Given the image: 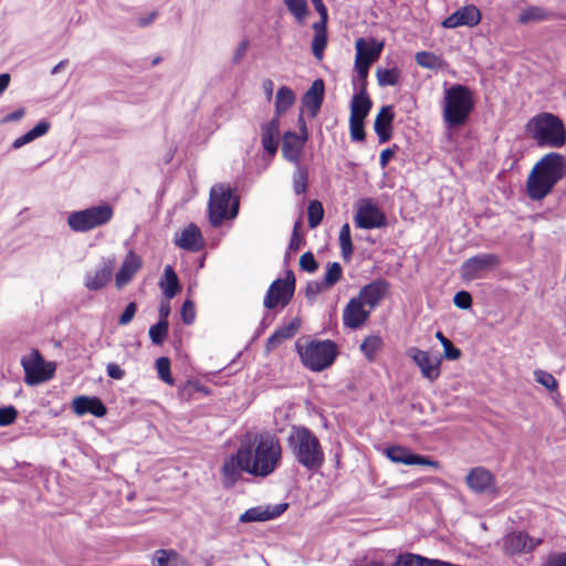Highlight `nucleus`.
I'll return each mask as SVG.
<instances>
[{"label":"nucleus","mask_w":566,"mask_h":566,"mask_svg":"<svg viewBox=\"0 0 566 566\" xmlns=\"http://www.w3.org/2000/svg\"><path fill=\"white\" fill-rule=\"evenodd\" d=\"M282 446L273 434L255 436L253 442H242L235 453L229 455L222 464L223 482L232 486L245 472L255 478H266L280 467Z\"/></svg>","instance_id":"f257e3e1"},{"label":"nucleus","mask_w":566,"mask_h":566,"mask_svg":"<svg viewBox=\"0 0 566 566\" xmlns=\"http://www.w3.org/2000/svg\"><path fill=\"white\" fill-rule=\"evenodd\" d=\"M566 171V158L558 153H548L533 167L526 179V193L532 200H543L560 181Z\"/></svg>","instance_id":"f03ea898"},{"label":"nucleus","mask_w":566,"mask_h":566,"mask_svg":"<svg viewBox=\"0 0 566 566\" xmlns=\"http://www.w3.org/2000/svg\"><path fill=\"white\" fill-rule=\"evenodd\" d=\"M286 446L295 462L308 472H317L325 462V452L317 436L304 426H292Z\"/></svg>","instance_id":"7ed1b4c3"},{"label":"nucleus","mask_w":566,"mask_h":566,"mask_svg":"<svg viewBox=\"0 0 566 566\" xmlns=\"http://www.w3.org/2000/svg\"><path fill=\"white\" fill-rule=\"evenodd\" d=\"M525 130L541 148H560L566 144V128L563 120L547 112L532 117Z\"/></svg>","instance_id":"20e7f679"},{"label":"nucleus","mask_w":566,"mask_h":566,"mask_svg":"<svg viewBox=\"0 0 566 566\" xmlns=\"http://www.w3.org/2000/svg\"><path fill=\"white\" fill-rule=\"evenodd\" d=\"M474 108L472 90L462 84H453L444 90L443 119L450 127L463 125Z\"/></svg>","instance_id":"39448f33"},{"label":"nucleus","mask_w":566,"mask_h":566,"mask_svg":"<svg viewBox=\"0 0 566 566\" xmlns=\"http://www.w3.org/2000/svg\"><path fill=\"white\" fill-rule=\"evenodd\" d=\"M114 217V208L108 202L72 211L67 216L69 228L77 233L88 232L107 224Z\"/></svg>","instance_id":"423d86ee"},{"label":"nucleus","mask_w":566,"mask_h":566,"mask_svg":"<svg viewBox=\"0 0 566 566\" xmlns=\"http://www.w3.org/2000/svg\"><path fill=\"white\" fill-rule=\"evenodd\" d=\"M239 212V201L229 186L216 185L210 189L208 214L210 224L218 228L224 220L233 219Z\"/></svg>","instance_id":"0eeeda50"},{"label":"nucleus","mask_w":566,"mask_h":566,"mask_svg":"<svg viewBox=\"0 0 566 566\" xmlns=\"http://www.w3.org/2000/svg\"><path fill=\"white\" fill-rule=\"evenodd\" d=\"M298 354L305 367L313 371H322L334 363L338 349L329 339L311 340L304 347H298Z\"/></svg>","instance_id":"6e6552de"},{"label":"nucleus","mask_w":566,"mask_h":566,"mask_svg":"<svg viewBox=\"0 0 566 566\" xmlns=\"http://www.w3.org/2000/svg\"><path fill=\"white\" fill-rule=\"evenodd\" d=\"M24 369V381L27 385L34 386L51 379L55 371L53 363H46L39 350L34 349L29 356L21 359Z\"/></svg>","instance_id":"1a4fd4ad"},{"label":"nucleus","mask_w":566,"mask_h":566,"mask_svg":"<svg viewBox=\"0 0 566 566\" xmlns=\"http://www.w3.org/2000/svg\"><path fill=\"white\" fill-rule=\"evenodd\" d=\"M295 290V277L292 271H287L285 279H276L270 285L265 297L264 306L269 310L276 307L279 304L285 306L293 297Z\"/></svg>","instance_id":"9d476101"},{"label":"nucleus","mask_w":566,"mask_h":566,"mask_svg":"<svg viewBox=\"0 0 566 566\" xmlns=\"http://www.w3.org/2000/svg\"><path fill=\"white\" fill-rule=\"evenodd\" d=\"M300 134L294 132H285L282 137L283 157L293 163L298 164L305 143L308 139V132L304 118H298Z\"/></svg>","instance_id":"9b49d317"},{"label":"nucleus","mask_w":566,"mask_h":566,"mask_svg":"<svg viewBox=\"0 0 566 566\" xmlns=\"http://www.w3.org/2000/svg\"><path fill=\"white\" fill-rule=\"evenodd\" d=\"M355 224L359 229H378L387 224V218L371 199H363L357 203Z\"/></svg>","instance_id":"f8f14e48"},{"label":"nucleus","mask_w":566,"mask_h":566,"mask_svg":"<svg viewBox=\"0 0 566 566\" xmlns=\"http://www.w3.org/2000/svg\"><path fill=\"white\" fill-rule=\"evenodd\" d=\"M500 264L499 255L494 253H481L468 259L462 265V276L465 280H474L483 272L495 269Z\"/></svg>","instance_id":"ddd939ff"},{"label":"nucleus","mask_w":566,"mask_h":566,"mask_svg":"<svg viewBox=\"0 0 566 566\" xmlns=\"http://www.w3.org/2000/svg\"><path fill=\"white\" fill-rule=\"evenodd\" d=\"M408 356L419 367L423 378L433 381L440 376V356H431L428 352L417 347H410L407 352Z\"/></svg>","instance_id":"4468645a"},{"label":"nucleus","mask_w":566,"mask_h":566,"mask_svg":"<svg viewBox=\"0 0 566 566\" xmlns=\"http://www.w3.org/2000/svg\"><path fill=\"white\" fill-rule=\"evenodd\" d=\"M114 265V256L103 259L98 266L86 272L84 286L90 291H99L105 287L112 277Z\"/></svg>","instance_id":"2eb2a0df"},{"label":"nucleus","mask_w":566,"mask_h":566,"mask_svg":"<svg viewBox=\"0 0 566 566\" xmlns=\"http://www.w3.org/2000/svg\"><path fill=\"white\" fill-rule=\"evenodd\" d=\"M481 21V12L474 4L459 8L452 14L442 21L446 29H455L459 27H475Z\"/></svg>","instance_id":"dca6fc26"},{"label":"nucleus","mask_w":566,"mask_h":566,"mask_svg":"<svg viewBox=\"0 0 566 566\" xmlns=\"http://www.w3.org/2000/svg\"><path fill=\"white\" fill-rule=\"evenodd\" d=\"M387 458L395 463H402L406 465H427L431 468H439V462L430 458L412 453L405 447L395 446L389 447L385 451Z\"/></svg>","instance_id":"f3484780"},{"label":"nucleus","mask_w":566,"mask_h":566,"mask_svg":"<svg viewBox=\"0 0 566 566\" xmlns=\"http://www.w3.org/2000/svg\"><path fill=\"white\" fill-rule=\"evenodd\" d=\"M371 311L365 308L360 298L353 297L346 304L343 311V324L352 329L361 327L369 318Z\"/></svg>","instance_id":"a211bd4d"},{"label":"nucleus","mask_w":566,"mask_h":566,"mask_svg":"<svg viewBox=\"0 0 566 566\" xmlns=\"http://www.w3.org/2000/svg\"><path fill=\"white\" fill-rule=\"evenodd\" d=\"M541 542L524 532H512L504 536L503 547L507 554L517 555L532 552Z\"/></svg>","instance_id":"6ab92c4d"},{"label":"nucleus","mask_w":566,"mask_h":566,"mask_svg":"<svg viewBox=\"0 0 566 566\" xmlns=\"http://www.w3.org/2000/svg\"><path fill=\"white\" fill-rule=\"evenodd\" d=\"M465 481L470 490L478 494L491 493L496 490L493 474L482 467L471 469Z\"/></svg>","instance_id":"aec40b11"},{"label":"nucleus","mask_w":566,"mask_h":566,"mask_svg":"<svg viewBox=\"0 0 566 566\" xmlns=\"http://www.w3.org/2000/svg\"><path fill=\"white\" fill-rule=\"evenodd\" d=\"M389 284L382 279H377L363 286L357 295L370 311L375 310L386 296Z\"/></svg>","instance_id":"412c9836"},{"label":"nucleus","mask_w":566,"mask_h":566,"mask_svg":"<svg viewBox=\"0 0 566 566\" xmlns=\"http://www.w3.org/2000/svg\"><path fill=\"white\" fill-rule=\"evenodd\" d=\"M174 243L184 250L197 252L205 245L200 229L195 223H189L174 239Z\"/></svg>","instance_id":"4be33fe9"},{"label":"nucleus","mask_w":566,"mask_h":566,"mask_svg":"<svg viewBox=\"0 0 566 566\" xmlns=\"http://www.w3.org/2000/svg\"><path fill=\"white\" fill-rule=\"evenodd\" d=\"M142 265V258L130 250L125 255L119 270L115 274L116 287L122 289L127 285L133 280L135 274L140 270Z\"/></svg>","instance_id":"5701e85b"},{"label":"nucleus","mask_w":566,"mask_h":566,"mask_svg":"<svg viewBox=\"0 0 566 566\" xmlns=\"http://www.w3.org/2000/svg\"><path fill=\"white\" fill-rule=\"evenodd\" d=\"M325 86L322 80H315L302 97V105L306 108L308 116H317L324 101Z\"/></svg>","instance_id":"b1692460"},{"label":"nucleus","mask_w":566,"mask_h":566,"mask_svg":"<svg viewBox=\"0 0 566 566\" xmlns=\"http://www.w3.org/2000/svg\"><path fill=\"white\" fill-rule=\"evenodd\" d=\"M280 140V119L273 117L261 126V144L263 149L272 158L277 151Z\"/></svg>","instance_id":"393cba45"},{"label":"nucleus","mask_w":566,"mask_h":566,"mask_svg":"<svg viewBox=\"0 0 566 566\" xmlns=\"http://www.w3.org/2000/svg\"><path fill=\"white\" fill-rule=\"evenodd\" d=\"M73 411L77 416H84L91 413L95 417H103L106 415L107 409L97 397L80 396L73 400Z\"/></svg>","instance_id":"a878e982"},{"label":"nucleus","mask_w":566,"mask_h":566,"mask_svg":"<svg viewBox=\"0 0 566 566\" xmlns=\"http://www.w3.org/2000/svg\"><path fill=\"white\" fill-rule=\"evenodd\" d=\"M394 117L395 114L390 105L382 106L377 114L374 129L378 136L379 143H386L391 138Z\"/></svg>","instance_id":"bb28decb"},{"label":"nucleus","mask_w":566,"mask_h":566,"mask_svg":"<svg viewBox=\"0 0 566 566\" xmlns=\"http://www.w3.org/2000/svg\"><path fill=\"white\" fill-rule=\"evenodd\" d=\"M355 49L356 56L360 55V60L369 61L370 63H373L379 59L384 49V42L377 41L374 38H359L355 42Z\"/></svg>","instance_id":"cd10ccee"},{"label":"nucleus","mask_w":566,"mask_h":566,"mask_svg":"<svg viewBox=\"0 0 566 566\" xmlns=\"http://www.w3.org/2000/svg\"><path fill=\"white\" fill-rule=\"evenodd\" d=\"M295 93L289 86H281L275 96V116L280 119V116L285 114L295 103Z\"/></svg>","instance_id":"c85d7f7f"},{"label":"nucleus","mask_w":566,"mask_h":566,"mask_svg":"<svg viewBox=\"0 0 566 566\" xmlns=\"http://www.w3.org/2000/svg\"><path fill=\"white\" fill-rule=\"evenodd\" d=\"M159 286L167 300L174 298L180 290V284L176 272L171 265H167L164 270V281Z\"/></svg>","instance_id":"c756f323"},{"label":"nucleus","mask_w":566,"mask_h":566,"mask_svg":"<svg viewBox=\"0 0 566 566\" xmlns=\"http://www.w3.org/2000/svg\"><path fill=\"white\" fill-rule=\"evenodd\" d=\"M50 129V123L46 120L39 122L32 129L24 135L15 138L12 143L13 149H19L22 146L33 142L34 139L45 135Z\"/></svg>","instance_id":"7c9ffc66"},{"label":"nucleus","mask_w":566,"mask_h":566,"mask_svg":"<svg viewBox=\"0 0 566 566\" xmlns=\"http://www.w3.org/2000/svg\"><path fill=\"white\" fill-rule=\"evenodd\" d=\"M301 326L298 318L293 319L289 324L280 327L268 339V347H275L280 342L292 338Z\"/></svg>","instance_id":"2f4dec72"},{"label":"nucleus","mask_w":566,"mask_h":566,"mask_svg":"<svg viewBox=\"0 0 566 566\" xmlns=\"http://www.w3.org/2000/svg\"><path fill=\"white\" fill-rule=\"evenodd\" d=\"M371 108V101L367 94H354L350 104V118L365 119Z\"/></svg>","instance_id":"473e14b6"},{"label":"nucleus","mask_w":566,"mask_h":566,"mask_svg":"<svg viewBox=\"0 0 566 566\" xmlns=\"http://www.w3.org/2000/svg\"><path fill=\"white\" fill-rule=\"evenodd\" d=\"M415 60L419 66L428 70L438 71L442 69L444 64L443 60L439 55L427 51L418 52Z\"/></svg>","instance_id":"72a5a7b5"},{"label":"nucleus","mask_w":566,"mask_h":566,"mask_svg":"<svg viewBox=\"0 0 566 566\" xmlns=\"http://www.w3.org/2000/svg\"><path fill=\"white\" fill-rule=\"evenodd\" d=\"M381 346V337L378 335H370L360 344V350L368 361H374Z\"/></svg>","instance_id":"f704fd0d"},{"label":"nucleus","mask_w":566,"mask_h":566,"mask_svg":"<svg viewBox=\"0 0 566 566\" xmlns=\"http://www.w3.org/2000/svg\"><path fill=\"white\" fill-rule=\"evenodd\" d=\"M180 563V556L174 551L159 549L153 558L154 566H179Z\"/></svg>","instance_id":"c9c22d12"},{"label":"nucleus","mask_w":566,"mask_h":566,"mask_svg":"<svg viewBox=\"0 0 566 566\" xmlns=\"http://www.w3.org/2000/svg\"><path fill=\"white\" fill-rule=\"evenodd\" d=\"M378 85L381 87L385 86H395L398 84L400 78V71L398 67L391 69H378L376 72Z\"/></svg>","instance_id":"e433bc0d"},{"label":"nucleus","mask_w":566,"mask_h":566,"mask_svg":"<svg viewBox=\"0 0 566 566\" xmlns=\"http://www.w3.org/2000/svg\"><path fill=\"white\" fill-rule=\"evenodd\" d=\"M290 13L298 23H303L308 14L306 0H283Z\"/></svg>","instance_id":"4c0bfd02"},{"label":"nucleus","mask_w":566,"mask_h":566,"mask_svg":"<svg viewBox=\"0 0 566 566\" xmlns=\"http://www.w3.org/2000/svg\"><path fill=\"white\" fill-rule=\"evenodd\" d=\"M270 520L271 515L269 514L268 509L264 506L251 507L241 514L239 518L241 523L265 522Z\"/></svg>","instance_id":"58836bf2"},{"label":"nucleus","mask_w":566,"mask_h":566,"mask_svg":"<svg viewBox=\"0 0 566 566\" xmlns=\"http://www.w3.org/2000/svg\"><path fill=\"white\" fill-rule=\"evenodd\" d=\"M338 239H339L342 256L345 260H349L353 254L354 247H353L352 237H350V227L348 223H344L340 227Z\"/></svg>","instance_id":"ea45409f"},{"label":"nucleus","mask_w":566,"mask_h":566,"mask_svg":"<svg viewBox=\"0 0 566 566\" xmlns=\"http://www.w3.org/2000/svg\"><path fill=\"white\" fill-rule=\"evenodd\" d=\"M433 559H428L416 554L399 555L391 566H432Z\"/></svg>","instance_id":"a19ab883"},{"label":"nucleus","mask_w":566,"mask_h":566,"mask_svg":"<svg viewBox=\"0 0 566 566\" xmlns=\"http://www.w3.org/2000/svg\"><path fill=\"white\" fill-rule=\"evenodd\" d=\"M547 19V12L536 6H531L526 9H524L518 17V21L521 23H528V22H535V21H543Z\"/></svg>","instance_id":"79ce46f5"},{"label":"nucleus","mask_w":566,"mask_h":566,"mask_svg":"<svg viewBox=\"0 0 566 566\" xmlns=\"http://www.w3.org/2000/svg\"><path fill=\"white\" fill-rule=\"evenodd\" d=\"M307 180V169L300 164H296V169L293 175V189L296 195H302L306 191Z\"/></svg>","instance_id":"37998d69"},{"label":"nucleus","mask_w":566,"mask_h":566,"mask_svg":"<svg viewBox=\"0 0 566 566\" xmlns=\"http://www.w3.org/2000/svg\"><path fill=\"white\" fill-rule=\"evenodd\" d=\"M169 324L168 321H158L149 328V337L155 345H161L168 335Z\"/></svg>","instance_id":"c03bdc74"},{"label":"nucleus","mask_w":566,"mask_h":566,"mask_svg":"<svg viewBox=\"0 0 566 566\" xmlns=\"http://www.w3.org/2000/svg\"><path fill=\"white\" fill-rule=\"evenodd\" d=\"M324 209L318 200H312L307 206V219L310 228H316L323 220Z\"/></svg>","instance_id":"a18cd8bd"},{"label":"nucleus","mask_w":566,"mask_h":566,"mask_svg":"<svg viewBox=\"0 0 566 566\" xmlns=\"http://www.w3.org/2000/svg\"><path fill=\"white\" fill-rule=\"evenodd\" d=\"M342 274L343 269L338 262L328 263L323 283L327 289L332 287L340 280Z\"/></svg>","instance_id":"49530a36"},{"label":"nucleus","mask_w":566,"mask_h":566,"mask_svg":"<svg viewBox=\"0 0 566 566\" xmlns=\"http://www.w3.org/2000/svg\"><path fill=\"white\" fill-rule=\"evenodd\" d=\"M158 377L167 385H174V378L170 374V360L167 357H159L156 360Z\"/></svg>","instance_id":"de8ad7c7"},{"label":"nucleus","mask_w":566,"mask_h":566,"mask_svg":"<svg viewBox=\"0 0 566 566\" xmlns=\"http://www.w3.org/2000/svg\"><path fill=\"white\" fill-rule=\"evenodd\" d=\"M327 45V34H314L312 40L313 55L321 61L324 56V50Z\"/></svg>","instance_id":"09e8293b"},{"label":"nucleus","mask_w":566,"mask_h":566,"mask_svg":"<svg viewBox=\"0 0 566 566\" xmlns=\"http://www.w3.org/2000/svg\"><path fill=\"white\" fill-rule=\"evenodd\" d=\"M535 380L544 386L549 391H553L557 388V381L554 378V376L547 371L544 370H536L534 371Z\"/></svg>","instance_id":"8fccbe9b"},{"label":"nucleus","mask_w":566,"mask_h":566,"mask_svg":"<svg viewBox=\"0 0 566 566\" xmlns=\"http://www.w3.org/2000/svg\"><path fill=\"white\" fill-rule=\"evenodd\" d=\"M349 130H350L352 140H354V142L365 140L364 119L349 118Z\"/></svg>","instance_id":"3c124183"},{"label":"nucleus","mask_w":566,"mask_h":566,"mask_svg":"<svg viewBox=\"0 0 566 566\" xmlns=\"http://www.w3.org/2000/svg\"><path fill=\"white\" fill-rule=\"evenodd\" d=\"M18 417V411L13 406L0 407V427L12 424Z\"/></svg>","instance_id":"603ef678"},{"label":"nucleus","mask_w":566,"mask_h":566,"mask_svg":"<svg viewBox=\"0 0 566 566\" xmlns=\"http://www.w3.org/2000/svg\"><path fill=\"white\" fill-rule=\"evenodd\" d=\"M181 318L186 325H190L196 318L195 303L190 300H186L181 307Z\"/></svg>","instance_id":"864d4df0"},{"label":"nucleus","mask_w":566,"mask_h":566,"mask_svg":"<svg viewBox=\"0 0 566 566\" xmlns=\"http://www.w3.org/2000/svg\"><path fill=\"white\" fill-rule=\"evenodd\" d=\"M300 266L307 273H314L318 268V263L312 252H305L300 259Z\"/></svg>","instance_id":"5fc2aeb1"},{"label":"nucleus","mask_w":566,"mask_h":566,"mask_svg":"<svg viewBox=\"0 0 566 566\" xmlns=\"http://www.w3.org/2000/svg\"><path fill=\"white\" fill-rule=\"evenodd\" d=\"M370 64L371 63L369 61L360 60V55L355 56L354 67L357 73L358 81H361L364 83L367 81Z\"/></svg>","instance_id":"6e6d98bb"},{"label":"nucleus","mask_w":566,"mask_h":566,"mask_svg":"<svg viewBox=\"0 0 566 566\" xmlns=\"http://www.w3.org/2000/svg\"><path fill=\"white\" fill-rule=\"evenodd\" d=\"M453 303L457 307L461 310L470 308L472 305V296L467 291H460L455 293L453 297Z\"/></svg>","instance_id":"4d7b16f0"},{"label":"nucleus","mask_w":566,"mask_h":566,"mask_svg":"<svg viewBox=\"0 0 566 566\" xmlns=\"http://www.w3.org/2000/svg\"><path fill=\"white\" fill-rule=\"evenodd\" d=\"M136 310H137V306L134 302L128 303L127 306L125 307L124 312L122 313V315L118 318V324L119 325L129 324L136 314Z\"/></svg>","instance_id":"13d9d810"},{"label":"nucleus","mask_w":566,"mask_h":566,"mask_svg":"<svg viewBox=\"0 0 566 566\" xmlns=\"http://www.w3.org/2000/svg\"><path fill=\"white\" fill-rule=\"evenodd\" d=\"M249 46H250V41L248 39H243L238 44L237 49L234 50L233 56H232V62L234 64H237V63L242 61V59L247 54V51H248Z\"/></svg>","instance_id":"bf43d9fd"},{"label":"nucleus","mask_w":566,"mask_h":566,"mask_svg":"<svg viewBox=\"0 0 566 566\" xmlns=\"http://www.w3.org/2000/svg\"><path fill=\"white\" fill-rule=\"evenodd\" d=\"M327 289L325 284L318 281H311L308 282L306 286V296L308 298H314L316 295H318L323 290Z\"/></svg>","instance_id":"052dcab7"},{"label":"nucleus","mask_w":566,"mask_h":566,"mask_svg":"<svg viewBox=\"0 0 566 566\" xmlns=\"http://www.w3.org/2000/svg\"><path fill=\"white\" fill-rule=\"evenodd\" d=\"M545 566H566V553H552L548 555Z\"/></svg>","instance_id":"680f3d73"},{"label":"nucleus","mask_w":566,"mask_h":566,"mask_svg":"<svg viewBox=\"0 0 566 566\" xmlns=\"http://www.w3.org/2000/svg\"><path fill=\"white\" fill-rule=\"evenodd\" d=\"M106 373L109 378L116 380L122 379L125 375V371L115 363L107 364Z\"/></svg>","instance_id":"e2e57ef3"},{"label":"nucleus","mask_w":566,"mask_h":566,"mask_svg":"<svg viewBox=\"0 0 566 566\" xmlns=\"http://www.w3.org/2000/svg\"><path fill=\"white\" fill-rule=\"evenodd\" d=\"M302 242H303V238L297 232V224H295L290 243H289V251L296 252L301 248Z\"/></svg>","instance_id":"0e129e2a"},{"label":"nucleus","mask_w":566,"mask_h":566,"mask_svg":"<svg viewBox=\"0 0 566 566\" xmlns=\"http://www.w3.org/2000/svg\"><path fill=\"white\" fill-rule=\"evenodd\" d=\"M444 357L449 360H457L461 356V350L457 348L452 342H449L444 347Z\"/></svg>","instance_id":"69168bd1"},{"label":"nucleus","mask_w":566,"mask_h":566,"mask_svg":"<svg viewBox=\"0 0 566 566\" xmlns=\"http://www.w3.org/2000/svg\"><path fill=\"white\" fill-rule=\"evenodd\" d=\"M25 114V111L23 107H20L18 109H15L14 112L12 113H9L7 114L3 118H2V123L6 124V123H12V122H18L20 120Z\"/></svg>","instance_id":"338daca9"},{"label":"nucleus","mask_w":566,"mask_h":566,"mask_svg":"<svg viewBox=\"0 0 566 566\" xmlns=\"http://www.w3.org/2000/svg\"><path fill=\"white\" fill-rule=\"evenodd\" d=\"M262 88H263V92H264L266 101L270 102L272 99V97H273V91H274V83H273V81L270 80V78H265L262 82Z\"/></svg>","instance_id":"774afa93"}]
</instances>
